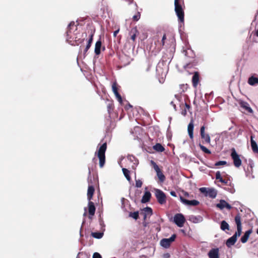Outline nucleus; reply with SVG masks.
Listing matches in <instances>:
<instances>
[{
  "mask_svg": "<svg viewBox=\"0 0 258 258\" xmlns=\"http://www.w3.org/2000/svg\"><path fill=\"white\" fill-rule=\"evenodd\" d=\"M250 144L252 151L255 153H258V146L255 141L253 140V136H250Z\"/></svg>",
  "mask_w": 258,
  "mask_h": 258,
  "instance_id": "obj_19",
  "label": "nucleus"
},
{
  "mask_svg": "<svg viewBox=\"0 0 258 258\" xmlns=\"http://www.w3.org/2000/svg\"><path fill=\"white\" fill-rule=\"evenodd\" d=\"M231 157L233 161L234 166L237 168L239 167L241 165V160L234 148L231 150Z\"/></svg>",
  "mask_w": 258,
  "mask_h": 258,
  "instance_id": "obj_4",
  "label": "nucleus"
},
{
  "mask_svg": "<svg viewBox=\"0 0 258 258\" xmlns=\"http://www.w3.org/2000/svg\"><path fill=\"white\" fill-rule=\"evenodd\" d=\"M117 85V84L116 82L115 81V82H113V83L112 84V91L114 93L116 98H117L118 101L120 103H122V99L121 95L118 92Z\"/></svg>",
  "mask_w": 258,
  "mask_h": 258,
  "instance_id": "obj_10",
  "label": "nucleus"
},
{
  "mask_svg": "<svg viewBox=\"0 0 258 258\" xmlns=\"http://www.w3.org/2000/svg\"><path fill=\"white\" fill-rule=\"evenodd\" d=\"M200 191L202 193L205 194L206 196H209L212 199L215 198L217 195V191L214 188H210L208 190L206 187H201L200 188Z\"/></svg>",
  "mask_w": 258,
  "mask_h": 258,
  "instance_id": "obj_9",
  "label": "nucleus"
},
{
  "mask_svg": "<svg viewBox=\"0 0 258 258\" xmlns=\"http://www.w3.org/2000/svg\"><path fill=\"white\" fill-rule=\"evenodd\" d=\"M199 81V76L197 72H196L192 76V82L194 87H196Z\"/></svg>",
  "mask_w": 258,
  "mask_h": 258,
  "instance_id": "obj_25",
  "label": "nucleus"
},
{
  "mask_svg": "<svg viewBox=\"0 0 258 258\" xmlns=\"http://www.w3.org/2000/svg\"><path fill=\"white\" fill-rule=\"evenodd\" d=\"M107 149L106 143H103L95 152V155L97 156L99 159V166L101 168L103 167L105 162V153Z\"/></svg>",
  "mask_w": 258,
  "mask_h": 258,
  "instance_id": "obj_1",
  "label": "nucleus"
},
{
  "mask_svg": "<svg viewBox=\"0 0 258 258\" xmlns=\"http://www.w3.org/2000/svg\"><path fill=\"white\" fill-rule=\"evenodd\" d=\"M89 214L90 216H93L95 212V207L94 203L91 201L88 202Z\"/></svg>",
  "mask_w": 258,
  "mask_h": 258,
  "instance_id": "obj_22",
  "label": "nucleus"
},
{
  "mask_svg": "<svg viewBox=\"0 0 258 258\" xmlns=\"http://www.w3.org/2000/svg\"><path fill=\"white\" fill-rule=\"evenodd\" d=\"M235 222L237 225V232L241 234L242 231V226L241 223V217L239 214H237L235 217Z\"/></svg>",
  "mask_w": 258,
  "mask_h": 258,
  "instance_id": "obj_15",
  "label": "nucleus"
},
{
  "mask_svg": "<svg viewBox=\"0 0 258 258\" xmlns=\"http://www.w3.org/2000/svg\"><path fill=\"white\" fill-rule=\"evenodd\" d=\"M153 148L154 150L159 152H163L165 150L164 147L159 143H157L153 147Z\"/></svg>",
  "mask_w": 258,
  "mask_h": 258,
  "instance_id": "obj_29",
  "label": "nucleus"
},
{
  "mask_svg": "<svg viewBox=\"0 0 258 258\" xmlns=\"http://www.w3.org/2000/svg\"><path fill=\"white\" fill-rule=\"evenodd\" d=\"M77 30V25H76L75 22L74 21L71 22L68 27V30L66 32L67 34V41L72 45L73 44V43H72L71 40H70V39H74V37L72 35V31L74 32L75 31H76Z\"/></svg>",
  "mask_w": 258,
  "mask_h": 258,
  "instance_id": "obj_3",
  "label": "nucleus"
},
{
  "mask_svg": "<svg viewBox=\"0 0 258 258\" xmlns=\"http://www.w3.org/2000/svg\"><path fill=\"white\" fill-rule=\"evenodd\" d=\"M91 45L89 44H87L86 46V47L84 49V53H86L88 50H89V49L90 48Z\"/></svg>",
  "mask_w": 258,
  "mask_h": 258,
  "instance_id": "obj_48",
  "label": "nucleus"
},
{
  "mask_svg": "<svg viewBox=\"0 0 258 258\" xmlns=\"http://www.w3.org/2000/svg\"><path fill=\"white\" fill-rule=\"evenodd\" d=\"M142 181L140 180V179H138V180H136V186L138 188H139V187H141L142 185Z\"/></svg>",
  "mask_w": 258,
  "mask_h": 258,
  "instance_id": "obj_43",
  "label": "nucleus"
},
{
  "mask_svg": "<svg viewBox=\"0 0 258 258\" xmlns=\"http://www.w3.org/2000/svg\"><path fill=\"white\" fill-rule=\"evenodd\" d=\"M185 105L186 106V107L187 108H189V105L187 104L186 103H185Z\"/></svg>",
  "mask_w": 258,
  "mask_h": 258,
  "instance_id": "obj_58",
  "label": "nucleus"
},
{
  "mask_svg": "<svg viewBox=\"0 0 258 258\" xmlns=\"http://www.w3.org/2000/svg\"><path fill=\"white\" fill-rule=\"evenodd\" d=\"M254 35L258 37V29L255 31Z\"/></svg>",
  "mask_w": 258,
  "mask_h": 258,
  "instance_id": "obj_55",
  "label": "nucleus"
},
{
  "mask_svg": "<svg viewBox=\"0 0 258 258\" xmlns=\"http://www.w3.org/2000/svg\"><path fill=\"white\" fill-rule=\"evenodd\" d=\"M128 158L131 161H134V160H135L136 161V162L138 161L136 160V158L134 156H130L128 157Z\"/></svg>",
  "mask_w": 258,
  "mask_h": 258,
  "instance_id": "obj_49",
  "label": "nucleus"
},
{
  "mask_svg": "<svg viewBox=\"0 0 258 258\" xmlns=\"http://www.w3.org/2000/svg\"><path fill=\"white\" fill-rule=\"evenodd\" d=\"M220 228L222 230L225 231L229 229V225L225 221L223 220L221 222Z\"/></svg>",
  "mask_w": 258,
  "mask_h": 258,
  "instance_id": "obj_31",
  "label": "nucleus"
},
{
  "mask_svg": "<svg viewBox=\"0 0 258 258\" xmlns=\"http://www.w3.org/2000/svg\"><path fill=\"white\" fill-rule=\"evenodd\" d=\"M205 127L204 126H201V129H200V134H201V138L204 137L205 135H207V134H206L205 133Z\"/></svg>",
  "mask_w": 258,
  "mask_h": 258,
  "instance_id": "obj_41",
  "label": "nucleus"
},
{
  "mask_svg": "<svg viewBox=\"0 0 258 258\" xmlns=\"http://www.w3.org/2000/svg\"><path fill=\"white\" fill-rule=\"evenodd\" d=\"M155 195L160 204L163 205L166 203V195L163 191L159 189H155Z\"/></svg>",
  "mask_w": 258,
  "mask_h": 258,
  "instance_id": "obj_5",
  "label": "nucleus"
},
{
  "mask_svg": "<svg viewBox=\"0 0 258 258\" xmlns=\"http://www.w3.org/2000/svg\"><path fill=\"white\" fill-rule=\"evenodd\" d=\"M256 233L258 234V229H257Z\"/></svg>",
  "mask_w": 258,
  "mask_h": 258,
  "instance_id": "obj_62",
  "label": "nucleus"
},
{
  "mask_svg": "<svg viewBox=\"0 0 258 258\" xmlns=\"http://www.w3.org/2000/svg\"><path fill=\"white\" fill-rule=\"evenodd\" d=\"M251 232H252L251 230H248L245 232V233L241 237V239H240L242 243H245L247 241L248 238L249 236V235L250 234Z\"/></svg>",
  "mask_w": 258,
  "mask_h": 258,
  "instance_id": "obj_26",
  "label": "nucleus"
},
{
  "mask_svg": "<svg viewBox=\"0 0 258 258\" xmlns=\"http://www.w3.org/2000/svg\"><path fill=\"white\" fill-rule=\"evenodd\" d=\"M230 191L231 193H233L234 192V189H230Z\"/></svg>",
  "mask_w": 258,
  "mask_h": 258,
  "instance_id": "obj_57",
  "label": "nucleus"
},
{
  "mask_svg": "<svg viewBox=\"0 0 258 258\" xmlns=\"http://www.w3.org/2000/svg\"><path fill=\"white\" fill-rule=\"evenodd\" d=\"M166 39V34H164L163 36H162V40H161V45L163 46L165 44V40Z\"/></svg>",
  "mask_w": 258,
  "mask_h": 258,
  "instance_id": "obj_46",
  "label": "nucleus"
},
{
  "mask_svg": "<svg viewBox=\"0 0 258 258\" xmlns=\"http://www.w3.org/2000/svg\"><path fill=\"white\" fill-rule=\"evenodd\" d=\"M180 201L185 205L195 206L198 205L200 204V202L197 200H193L189 201L183 198L181 196L180 197Z\"/></svg>",
  "mask_w": 258,
  "mask_h": 258,
  "instance_id": "obj_12",
  "label": "nucleus"
},
{
  "mask_svg": "<svg viewBox=\"0 0 258 258\" xmlns=\"http://www.w3.org/2000/svg\"><path fill=\"white\" fill-rule=\"evenodd\" d=\"M199 147H200V149H201V150L203 152H204V153L208 154H210L211 153V151L208 149H207L206 147L201 145V144H199Z\"/></svg>",
  "mask_w": 258,
  "mask_h": 258,
  "instance_id": "obj_36",
  "label": "nucleus"
},
{
  "mask_svg": "<svg viewBox=\"0 0 258 258\" xmlns=\"http://www.w3.org/2000/svg\"><path fill=\"white\" fill-rule=\"evenodd\" d=\"M183 3V0H174L175 11L180 23L184 22V12L181 3Z\"/></svg>",
  "mask_w": 258,
  "mask_h": 258,
  "instance_id": "obj_2",
  "label": "nucleus"
},
{
  "mask_svg": "<svg viewBox=\"0 0 258 258\" xmlns=\"http://www.w3.org/2000/svg\"><path fill=\"white\" fill-rule=\"evenodd\" d=\"M175 97L176 98V100L171 101L170 102V104H171V105H172L173 106L175 110H176L175 102H176V101L179 102L180 97L179 95H176L175 96Z\"/></svg>",
  "mask_w": 258,
  "mask_h": 258,
  "instance_id": "obj_35",
  "label": "nucleus"
},
{
  "mask_svg": "<svg viewBox=\"0 0 258 258\" xmlns=\"http://www.w3.org/2000/svg\"><path fill=\"white\" fill-rule=\"evenodd\" d=\"M188 220L194 223H198L201 222L203 219V217L201 216L190 215L189 216Z\"/></svg>",
  "mask_w": 258,
  "mask_h": 258,
  "instance_id": "obj_17",
  "label": "nucleus"
},
{
  "mask_svg": "<svg viewBox=\"0 0 258 258\" xmlns=\"http://www.w3.org/2000/svg\"><path fill=\"white\" fill-rule=\"evenodd\" d=\"M248 83L249 85L251 86H254L256 84H258V78L251 76L249 78Z\"/></svg>",
  "mask_w": 258,
  "mask_h": 258,
  "instance_id": "obj_28",
  "label": "nucleus"
},
{
  "mask_svg": "<svg viewBox=\"0 0 258 258\" xmlns=\"http://www.w3.org/2000/svg\"><path fill=\"white\" fill-rule=\"evenodd\" d=\"M140 18V14L139 13H138L137 15L133 16V19L134 21H137L139 20Z\"/></svg>",
  "mask_w": 258,
  "mask_h": 258,
  "instance_id": "obj_44",
  "label": "nucleus"
},
{
  "mask_svg": "<svg viewBox=\"0 0 258 258\" xmlns=\"http://www.w3.org/2000/svg\"><path fill=\"white\" fill-rule=\"evenodd\" d=\"M151 163L153 165L154 170H155L157 176H158L160 182H163L165 179V176L159 168L158 165L153 160L151 161Z\"/></svg>",
  "mask_w": 258,
  "mask_h": 258,
  "instance_id": "obj_7",
  "label": "nucleus"
},
{
  "mask_svg": "<svg viewBox=\"0 0 258 258\" xmlns=\"http://www.w3.org/2000/svg\"><path fill=\"white\" fill-rule=\"evenodd\" d=\"M117 85V84L116 82L115 81V82H113V83L112 84V91L114 93L116 98H117L118 101L120 103H122V99L121 95L118 92Z\"/></svg>",
  "mask_w": 258,
  "mask_h": 258,
  "instance_id": "obj_11",
  "label": "nucleus"
},
{
  "mask_svg": "<svg viewBox=\"0 0 258 258\" xmlns=\"http://www.w3.org/2000/svg\"><path fill=\"white\" fill-rule=\"evenodd\" d=\"M216 207L220 210H223L225 208L228 210H230L232 208L231 206L224 200H221L220 202L216 204Z\"/></svg>",
  "mask_w": 258,
  "mask_h": 258,
  "instance_id": "obj_13",
  "label": "nucleus"
},
{
  "mask_svg": "<svg viewBox=\"0 0 258 258\" xmlns=\"http://www.w3.org/2000/svg\"><path fill=\"white\" fill-rule=\"evenodd\" d=\"M227 164L225 161H219L215 163V165L216 166L225 165Z\"/></svg>",
  "mask_w": 258,
  "mask_h": 258,
  "instance_id": "obj_39",
  "label": "nucleus"
},
{
  "mask_svg": "<svg viewBox=\"0 0 258 258\" xmlns=\"http://www.w3.org/2000/svg\"><path fill=\"white\" fill-rule=\"evenodd\" d=\"M151 197V194L149 191L145 192L143 196L142 197L141 202L142 203H146L149 201Z\"/></svg>",
  "mask_w": 258,
  "mask_h": 258,
  "instance_id": "obj_21",
  "label": "nucleus"
},
{
  "mask_svg": "<svg viewBox=\"0 0 258 258\" xmlns=\"http://www.w3.org/2000/svg\"><path fill=\"white\" fill-rule=\"evenodd\" d=\"M205 127L204 126H201V129H200V134H201V138L204 137L205 135H207V134H206L205 133Z\"/></svg>",
  "mask_w": 258,
  "mask_h": 258,
  "instance_id": "obj_42",
  "label": "nucleus"
},
{
  "mask_svg": "<svg viewBox=\"0 0 258 258\" xmlns=\"http://www.w3.org/2000/svg\"><path fill=\"white\" fill-rule=\"evenodd\" d=\"M216 179L219 181H222V177H221V173L220 171H217L216 173Z\"/></svg>",
  "mask_w": 258,
  "mask_h": 258,
  "instance_id": "obj_40",
  "label": "nucleus"
},
{
  "mask_svg": "<svg viewBox=\"0 0 258 258\" xmlns=\"http://www.w3.org/2000/svg\"><path fill=\"white\" fill-rule=\"evenodd\" d=\"M94 192V187H93V186H89L87 191V198L88 201H91V199L92 198Z\"/></svg>",
  "mask_w": 258,
  "mask_h": 258,
  "instance_id": "obj_24",
  "label": "nucleus"
},
{
  "mask_svg": "<svg viewBox=\"0 0 258 258\" xmlns=\"http://www.w3.org/2000/svg\"><path fill=\"white\" fill-rule=\"evenodd\" d=\"M219 248H212L208 252V256L209 258H219Z\"/></svg>",
  "mask_w": 258,
  "mask_h": 258,
  "instance_id": "obj_14",
  "label": "nucleus"
},
{
  "mask_svg": "<svg viewBox=\"0 0 258 258\" xmlns=\"http://www.w3.org/2000/svg\"><path fill=\"white\" fill-rule=\"evenodd\" d=\"M220 182L224 183L225 184H227L228 180H224L222 179V181H220Z\"/></svg>",
  "mask_w": 258,
  "mask_h": 258,
  "instance_id": "obj_52",
  "label": "nucleus"
},
{
  "mask_svg": "<svg viewBox=\"0 0 258 258\" xmlns=\"http://www.w3.org/2000/svg\"><path fill=\"white\" fill-rule=\"evenodd\" d=\"M122 170L124 176L126 177V179L128 181H130L131 180V178L130 175V171L128 169H127L126 168H124L122 169Z\"/></svg>",
  "mask_w": 258,
  "mask_h": 258,
  "instance_id": "obj_30",
  "label": "nucleus"
},
{
  "mask_svg": "<svg viewBox=\"0 0 258 258\" xmlns=\"http://www.w3.org/2000/svg\"><path fill=\"white\" fill-rule=\"evenodd\" d=\"M170 254L168 253H166L163 254V258H169L170 257Z\"/></svg>",
  "mask_w": 258,
  "mask_h": 258,
  "instance_id": "obj_50",
  "label": "nucleus"
},
{
  "mask_svg": "<svg viewBox=\"0 0 258 258\" xmlns=\"http://www.w3.org/2000/svg\"><path fill=\"white\" fill-rule=\"evenodd\" d=\"M138 32V30L136 28H133L130 34H131V39L134 41L135 40L136 38V34Z\"/></svg>",
  "mask_w": 258,
  "mask_h": 258,
  "instance_id": "obj_32",
  "label": "nucleus"
},
{
  "mask_svg": "<svg viewBox=\"0 0 258 258\" xmlns=\"http://www.w3.org/2000/svg\"><path fill=\"white\" fill-rule=\"evenodd\" d=\"M103 233L102 232H93L92 233V236L97 239H100L102 237Z\"/></svg>",
  "mask_w": 258,
  "mask_h": 258,
  "instance_id": "obj_34",
  "label": "nucleus"
},
{
  "mask_svg": "<svg viewBox=\"0 0 258 258\" xmlns=\"http://www.w3.org/2000/svg\"><path fill=\"white\" fill-rule=\"evenodd\" d=\"M241 234L237 232H236L233 235H236V239H237V236H239Z\"/></svg>",
  "mask_w": 258,
  "mask_h": 258,
  "instance_id": "obj_54",
  "label": "nucleus"
},
{
  "mask_svg": "<svg viewBox=\"0 0 258 258\" xmlns=\"http://www.w3.org/2000/svg\"><path fill=\"white\" fill-rule=\"evenodd\" d=\"M202 139L204 140L205 143L207 144H210L211 142L210 137L209 134H207V135H205L204 137L201 138Z\"/></svg>",
  "mask_w": 258,
  "mask_h": 258,
  "instance_id": "obj_37",
  "label": "nucleus"
},
{
  "mask_svg": "<svg viewBox=\"0 0 258 258\" xmlns=\"http://www.w3.org/2000/svg\"><path fill=\"white\" fill-rule=\"evenodd\" d=\"M236 240L237 239H236V235H233L232 236L228 238L226 242L227 246L228 247H230L231 246L233 245L236 242Z\"/></svg>",
  "mask_w": 258,
  "mask_h": 258,
  "instance_id": "obj_23",
  "label": "nucleus"
},
{
  "mask_svg": "<svg viewBox=\"0 0 258 258\" xmlns=\"http://www.w3.org/2000/svg\"><path fill=\"white\" fill-rule=\"evenodd\" d=\"M92 258H102V256L99 253L95 252L93 255Z\"/></svg>",
  "mask_w": 258,
  "mask_h": 258,
  "instance_id": "obj_47",
  "label": "nucleus"
},
{
  "mask_svg": "<svg viewBox=\"0 0 258 258\" xmlns=\"http://www.w3.org/2000/svg\"><path fill=\"white\" fill-rule=\"evenodd\" d=\"M194 128V125L193 121L191 120L190 122H189V123L188 124V127H187L188 133L189 138L191 139H192L194 138V133H193Z\"/></svg>",
  "mask_w": 258,
  "mask_h": 258,
  "instance_id": "obj_20",
  "label": "nucleus"
},
{
  "mask_svg": "<svg viewBox=\"0 0 258 258\" xmlns=\"http://www.w3.org/2000/svg\"><path fill=\"white\" fill-rule=\"evenodd\" d=\"M171 119H172L171 117H169V119L170 122L171 121Z\"/></svg>",
  "mask_w": 258,
  "mask_h": 258,
  "instance_id": "obj_60",
  "label": "nucleus"
},
{
  "mask_svg": "<svg viewBox=\"0 0 258 258\" xmlns=\"http://www.w3.org/2000/svg\"><path fill=\"white\" fill-rule=\"evenodd\" d=\"M182 114L184 115H185L186 114V110H184V111H182Z\"/></svg>",
  "mask_w": 258,
  "mask_h": 258,
  "instance_id": "obj_56",
  "label": "nucleus"
},
{
  "mask_svg": "<svg viewBox=\"0 0 258 258\" xmlns=\"http://www.w3.org/2000/svg\"><path fill=\"white\" fill-rule=\"evenodd\" d=\"M170 195L173 196V197H176L177 196H176V194L175 191H171L170 192Z\"/></svg>",
  "mask_w": 258,
  "mask_h": 258,
  "instance_id": "obj_51",
  "label": "nucleus"
},
{
  "mask_svg": "<svg viewBox=\"0 0 258 258\" xmlns=\"http://www.w3.org/2000/svg\"><path fill=\"white\" fill-rule=\"evenodd\" d=\"M239 105L241 107L244 109L245 110L247 111L249 113L252 112V109L249 106L248 103L245 101H240L239 102Z\"/></svg>",
  "mask_w": 258,
  "mask_h": 258,
  "instance_id": "obj_18",
  "label": "nucleus"
},
{
  "mask_svg": "<svg viewBox=\"0 0 258 258\" xmlns=\"http://www.w3.org/2000/svg\"><path fill=\"white\" fill-rule=\"evenodd\" d=\"M93 34H91L90 35V37H89V39L88 40L87 44H89L91 45V44L92 43V41H93Z\"/></svg>",
  "mask_w": 258,
  "mask_h": 258,
  "instance_id": "obj_45",
  "label": "nucleus"
},
{
  "mask_svg": "<svg viewBox=\"0 0 258 258\" xmlns=\"http://www.w3.org/2000/svg\"><path fill=\"white\" fill-rule=\"evenodd\" d=\"M119 31V29H118V30H117L113 32V35H114V37H115V36H116V35H117V34L118 33Z\"/></svg>",
  "mask_w": 258,
  "mask_h": 258,
  "instance_id": "obj_53",
  "label": "nucleus"
},
{
  "mask_svg": "<svg viewBox=\"0 0 258 258\" xmlns=\"http://www.w3.org/2000/svg\"><path fill=\"white\" fill-rule=\"evenodd\" d=\"M101 44H102L101 41L100 40H98L96 42L94 51H95V53L96 55H99L100 53Z\"/></svg>",
  "mask_w": 258,
  "mask_h": 258,
  "instance_id": "obj_27",
  "label": "nucleus"
},
{
  "mask_svg": "<svg viewBox=\"0 0 258 258\" xmlns=\"http://www.w3.org/2000/svg\"><path fill=\"white\" fill-rule=\"evenodd\" d=\"M130 216L132 217L135 220L138 219L139 218V212L138 211L134 212H131L130 213Z\"/></svg>",
  "mask_w": 258,
  "mask_h": 258,
  "instance_id": "obj_38",
  "label": "nucleus"
},
{
  "mask_svg": "<svg viewBox=\"0 0 258 258\" xmlns=\"http://www.w3.org/2000/svg\"><path fill=\"white\" fill-rule=\"evenodd\" d=\"M85 212L84 214V216H86V214H87V213H86V208H85Z\"/></svg>",
  "mask_w": 258,
  "mask_h": 258,
  "instance_id": "obj_59",
  "label": "nucleus"
},
{
  "mask_svg": "<svg viewBox=\"0 0 258 258\" xmlns=\"http://www.w3.org/2000/svg\"><path fill=\"white\" fill-rule=\"evenodd\" d=\"M176 235L174 234L169 238H163L160 241V245L164 248L169 247L171 243L175 240Z\"/></svg>",
  "mask_w": 258,
  "mask_h": 258,
  "instance_id": "obj_8",
  "label": "nucleus"
},
{
  "mask_svg": "<svg viewBox=\"0 0 258 258\" xmlns=\"http://www.w3.org/2000/svg\"><path fill=\"white\" fill-rule=\"evenodd\" d=\"M141 215H143L144 219L146 220L148 216H151L152 215V210L148 207L145 208L141 212Z\"/></svg>",
  "mask_w": 258,
  "mask_h": 258,
  "instance_id": "obj_16",
  "label": "nucleus"
},
{
  "mask_svg": "<svg viewBox=\"0 0 258 258\" xmlns=\"http://www.w3.org/2000/svg\"><path fill=\"white\" fill-rule=\"evenodd\" d=\"M173 221L178 227H182L185 221V219L182 214H176L173 217Z\"/></svg>",
  "mask_w": 258,
  "mask_h": 258,
  "instance_id": "obj_6",
  "label": "nucleus"
},
{
  "mask_svg": "<svg viewBox=\"0 0 258 258\" xmlns=\"http://www.w3.org/2000/svg\"><path fill=\"white\" fill-rule=\"evenodd\" d=\"M90 173H91V172H90V169L89 168V174H90Z\"/></svg>",
  "mask_w": 258,
  "mask_h": 258,
  "instance_id": "obj_61",
  "label": "nucleus"
},
{
  "mask_svg": "<svg viewBox=\"0 0 258 258\" xmlns=\"http://www.w3.org/2000/svg\"><path fill=\"white\" fill-rule=\"evenodd\" d=\"M163 65V63H158V64H157V67H156V72L158 74H161V75H165V73L166 72H161V66Z\"/></svg>",
  "mask_w": 258,
  "mask_h": 258,
  "instance_id": "obj_33",
  "label": "nucleus"
}]
</instances>
